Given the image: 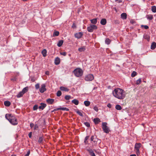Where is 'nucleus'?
Instances as JSON below:
<instances>
[{"label":"nucleus","instance_id":"obj_1","mask_svg":"<svg viewBox=\"0 0 156 156\" xmlns=\"http://www.w3.org/2000/svg\"><path fill=\"white\" fill-rule=\"evenodd\" d=\"M112 94L114 97L119 100H122L126 97V92L120 88L115 89L112 91Z\"/></svg>","mask_w":156,"mask_h":156},{"label":"nucleus","instance_id":"obj_2","mask_svg":"<svg viewBox=\"0 0 156 156\" xmlns=\"http://www.w3.org/2000/svg\"><path fill=\"white\" fill-rule=\"evenodd\" d=\"M5 117L12 125H16L17 124V119L14 115L11 114H7L5 115Z\"/></svg>","mask_w":156,"mask_h":156},{"label":"nucleus","instance_id":"obj_3","mask_svg":"<svg viewBox=\"0 0 156 156\" xmlns=\"http://www.w3.org/2000/svg\"><path fill=\"white\" fill-rule=\"evenodd\" d=\"M73 73L76 76L80 77L83 75V71L81 69L77 68L74 69L73 71Z\"/></svg>","mask_w":156,"mask_h":156},{"label":"nucleus","instance_id":"obj_4","mask_svg":"<svg viewBox=\"0 0 156 156\" xmlns=\"http://www.w3.org/2000/svg\"><path fill=\"white\" fill-rule=\"evenodd\" d=\"M107 123L106 122H103L102 123V129L104 132L106 133H108L110 131L109 128L107 126Z\"/></svg>","mask_w":156,"mask_h":156},{"label":"nucleus","instance_id":"obj_5","mask_svg":"<svg viewBox=\"0 0 156 156\" xmlns=\"http://www.w3.org/2000/svg\"><path fill=\"white\" fill-rule=\"evenodd\" d=\"M94 79V76L92 74H88L85 76V80L87 81H92Z\"/></svg>","mask_w":156,"mask_h":156},{"label":"nucleus","instance_id":"obj_6","mask_svg":"<svg viewBox=\"0 0 156 156\" xmlns=\"http://www.w3.org/2000/svg\"><path fill=\"white\" fill-rule=\"evenodd\" d=\"M97 29V26L94 25H90V26L87 28L88 31L90 32H92L94 30H96Z\"/></svg>","mask_w":156,"mask_h":156},{"label":"nucleus","instance_id":"obj_7","mask_svg":"<svg viewBox=\"0 0 156 156\" xmlns=\"http://www.w3.org/2000/svg\"><path fill=\"white\" fill-rule=\"evenodd\" d=\"M45 85L44 84H43L41 85V87L40 89V91L41 93H44L45 91L46 90V89L45 88Z\"/></svg>","mask_w":156,"mask_h":156},{"label":"nucleus","instance_id":"obj_8","mask_svg":"<svg viewBox=\"0 0 156 156\" xmlns=\"http://www.w3.org/2000/svg\"><path fill=\"white\" fill-rule=\"evenodd\" d=\"M83 35V34L82 32H79L78 33H76L75 34V37L78 38L79 39L81 38Z\"/></svg>","mask_w":156,"mask_h":156},{"label":"nucleus","instance_id":"obj_9","mask_svg":"<svg viewBox=\"0 0 156 156\" xmlns=\"http://www.w3.org/2000/svg\"><path fill=\"white\" fill-rule=\"evenodd\" d=\"M46 101L49 104H52L54 101V99H53L48 98L46 100Z\"/></svg>","mask_w":156,"mask_h":156},{"label":"nucleus","instance_id":"obj_10","mask_svg":"<svg viewBox=\"0 0 156 156\" xmlns=\"http://www.w3.org/2000/svg\"><path fill=\"white\" fill-rule=\"evenodd\" d=\"M93 121L95 124H97L101 122L100 119L98 118L94 119Z\"/></svg>","mask_w":156,"mask_h":156},{"label":"nucleus","instance_id":"obj_11","mask_svg":"<svg viewBox=\"0 0 156 156\" xmlns=\"http://www.w3.org/2000/svg\"><path fill=\"white\" fill-rule=\"evenodd\" d=\"M141 146V144L140 143H136L135 145V148L136 150H139Z\"/></svg>","mask_w":156,"mask_h":156},{"label":"nucleus","instance_id":"obj_12","mask_svg":"<svg viewBox=\"0 0 156 156\" xmlns=\"http://www.w3.org/2000/svg\"><path fill=\"white\" fill-rule=\"evenodd\" d=\"M46 104L44 103H41V106H39V108L40 109H41L42 110H43L44 109V108L46 107Z\"/></svg>","mask_w":156,"mask_h":156},{"label":"nucleus","instance_id":"obj_13","mask_svg":"<svg viewBox=\"0 0 156 156\" xmlns=\"http://www.w3.org/2000/svg\"><path fill=\"white\" fill-rule=\"evenodd\" d=\"M60 62V59L58 57H57L55 58V65H57L59 64Z\"/></svg>","mask_w":156,"mask_h":156},{"label":"nucleus","instance_id":"obj_14","mask_svg":"<svg viewBox=\"0 0 156 156\" xmlns=\"http://www.w3.org/2000/svg\"><path fill=\"white\" fill-rule=\"evenodd\" d=\"M121 16L122 19H126L127 18V15L126 13H123L121 15Z\"/></svg>","mask_w":156,"mask_h":156},{"label":"nucleus","instance_id":"obj_15","mask_svg":"<svg viewBox=\"0 0 156 156\" xmlns=\"http://www.w3.org/2000/svg\"><path fill=\"white\" fill-rule=\"evenodd\" d=\"M156 47V43L155 42H153L151 47V48L153 50Z\"/></svg>","mask_w":156,"mask_h":156},{"label":"nucleus","instance_id":"obj_16","mask_svg":"<svg viewBox=\"0 0 156 156\" xmlns=\"http://www.w3.org/2000/svg\"><path fill=\"white\" fill-rule=\"evenodd\" d=\"M107 22V21L106 19H101L100 23L102 25H105Z\"/></svg>","mask_w":156,"mask_h":156},{"label":"nucleus","instance_id":"obj_17","mask_svg":"<svg viewBox=\"0 0 156 156\" xmlns=\"http://www.w3.org/2000/svg\"><path fill=\"white\" fill-rule=\"evenodd\" d=\"M60 89L62 91H68L69 89L66 87H60Z\"/></svg>","mask_w":156,"mask_h":156},{"label":"nucleus","instance_id":"obj_18","mask_svg":"<svg viewBox=\"0 0 156 156\" xmlns=\"http://www.w3.org/2000/svg\"><path fill=\"white\" fill-rule=\"evenodd\" d=\"M72 102L74 104L76 105H77L79 104V101L76 99H74L72 101Z\"/></svg>","mask_w":156,"mask_h":156},{"label":"nucleus","instance_id":"obj_19","mask_svg":"<svg viewBox=\"0 0 156 156\" xmlns=\"http://www.w3.org/2000/svg\"><path fill=\"white\" fill-rule=\"evenodd\" d=\"M76 113L81 116H83L82 111H80L79 110H76Z\"/></svg>","mask_w":156,"mask_h":156},{"label":"nucleus","instance_id":"obj_20","mask_svg":"<svg viewBox=\"0 0 156 156\" xmlns=\"http://www.w3.org/2000/svg\"><path fill=\"white\" fill-rule=\"evenodd\" d=\"M91 23L93 24H96L97 22V18L94 19L90 20Z\"/></svg>","mask_w":156,"mask_h":156},{"label":"nucleus","instance_id":"obj_21","mask_svg":"<svg viewBox=\"0 0 156 156\" xmlns=\"http://www.w3.org/2000/svg\"><path fill=\"white\" fill-rule=\"evenodd\" d=\"M5 106L7 107L11 105V102L9 101H5L4 102Z\"/></svg>","mask_w":156,"mask_h":156},{"label":"nucleus","instance_id":"obj_22","mask_svg":"<svg viewBox=\"0 0 156 156\" xmlns=\"http://www.w3.org/2000/svg\"><path fill=\"white\" fill-rule=\"evenodd\" d=\"M63 41L62 40H61L58 42V43L57 44V45L59 47H61L62 44H63Z\"/></svg>","mask_w":156,"mask_h":156},{"label":"nucleus","instance_id":"obj_23","mask_svg":"<svg viewBox=\"0 0 156 156\" xmlns=\"http://www.w3.org/2000/svg\"><path fill=\"white\" fill-rule=\"evenodd\" d=\"M147 18L150 20H152L153 19V15L151 14H149L146 15V16Z\"/></svg>","mask_w":156,"mask_h":156},{"label":"nucleus","instance_id":"obj_24","mask_svg":"<svg viewBox=\"0 0 156 156\" xmlns=\"http://www.w3.org/2000/svg\"><path fill=\"white\" fill-rule=\"evenodd\" d=\"M84 103L86 106H88L90 104V102L88 101H84Z\"/></svg>","mask_w":156,"mask_h":156},{"label":"nucleus","instance_id":"obj_25","mask_svg":"<svg viewBox=\"0 0 156 156\" xmlns=\"http://www.w3.org/2000/svg\"><path fill=\"white\" fill-rule=\"evenodd\" d=\"M28 90V87H26L23 89L22 92L24 94L25 93H26L27 91Z\"/></svg>","mask_w":156,"mask_h":156},{"label":"nucleus","instance_id":"obj_26","mask_svg":"<svg viewBox=\"0 0 156 156\" xmlns=\"http://www.w3.org/2000/svg\"><path fill=\"white\" fill-rule=\"evenodd\" d=\"M59 32L58 31H55L53 34V36H57L59 34Z\"/></svg>","mask_w":156,"mask_h":156},{"label":"nucleus","instance_id":"obj_27","mask_svg":"<svg viewBox=\"0 0 156 156\" xmlns=\"http://www.w3.org/2000/svg\"><path fill=\"white\" fill-rule=\"evenodd\" d=\"M115 108L117 110H121L122 109L121 107L119 105H117L115 106Z\"/></svg>","mask_w":156,"mask_h":156},{"label":"nucleus","instance_id":"obj_28","mask_svg":"<svg viewBox=\"0 0 156 156\" xmlns=\"http://www.w3.org/2000/svg\"><path fill=\"white\" fill-rule=\"evenodd\" d=\"M151 10L153 12H156V7L155 6H153L151 7Z\"/></svg>","mask_w":156,"mask_h":156},{"label":"nucleus","instance_id":"obj_29","mask_svg":"<svg viewBox=\"0 0 156 156\" xmlns=\"http://www.w3.org/2000/svg\"><path fill=\"white\" fill-rule=\"evenodd\" d=\"M47 51L46 49H44L42 51V53L44 57L46 56Z\"/></svg>","mask_w":156,"mask_h":156},{"label":"nucleus","instance_id":"obj_30","mask_svg":"<svg viewBox=\"0 0 156 156\" xmlns=\"http://www.w3.org/2000/svg\"><path fill=\"white\" fill-rule=\"evenodd\" d=\"M85 48L84 47H82L78 48V51L80 52H82L84 51Z\"/></svg>","mask_w":156,"mask_h":156},{"label":"nucleus","instance_id":"obj_31","mask_svg":"<svg viewBox=\"0 0 156 156\" xmlns=\"http://www.w3.org/2000/svg\"><path fill=\"white\" fill-rule=\"evenodd\" d=\"M23 94L22 92V91L20 92L17 95V97L18 98H20V97H21L23 95Z\"/></svg>","mask_w":156,"mask_h":156},{"label":"nucleus","instance_id":"obj_32","mask_svg":"<svg viewBox=\"0 0 156 156\" xmlns=\"http://www.w3.org/2000/svg\"><path fill=\"white\" fill-rule=\"evenodd\" d=\"M110 42H111L110 40L108 38L106 39L105 40V43L108 44H110Z\"/></svg>","mask_w":156,"mask_h":156},{"label":"nucleus","instance_id":"obj_33","mask_svg":"<svg viewBox=\"0 0 156 156\" xmlns=\"http://www.w3.org/2000/svg\"><path fill=\"white\" fill-rule=\"evenodd\" d=\"M61 110L63 111H69V109L68 108H67L66 107H62L61 108Z\"/></svg>","mask_w":156,"mask_h":156},{"label":"nucleus","instance_id":"obj_34","mask_svg":"<svg viewBox=\"0 0 156 156\" xmlns=\"http://www.w3.org/2000/svg\"><path fill=\"white\" fill-rule=\"evenodd\" d=\"M61 94L62 92L60 90H58L56 93V95L58 97L60 96H61Z\"/></svg>","mask_w":156,"mask_h":156},{"label":"nucleus","instance_id":"obj_35","mask_svg":"<svg viewBox=\"0 0 156 156\" xmlns=\"http://www.w3.org/2000/svg\"><path fill=\"white\" fill-rule=\"evenodd\" d=\"M71 97L70 95H66L65 96V98L66 100H69L70 99Z\"/></svg>","mask_w":156,"mask_h":156},{"label":"nucleus","instance_id":"obj_36","mask_svg":"<svg viewBox=\"0 0 156 156\" xmlns=\"http://www.w3.org/2000/svg\"><path fill=\"white\" fill-rule=\"evenodd\" d=\"M137 74V73L135 71H133L132 73L131 76L132 77H134Z\"/></svg>","mask_w":156,"mask_h":156},{"label":"nucleus","instance_id":"obj_37","mask_svg":"<svg viewBox=\"0 0 156 156\" xmlns=\"http://www.w3.org/2000/svg\"><path fill=\"white\" fill-rule=\"evenodd\" d=\"M87 151H88V152L90 154H92V153H93V152H94V151H93L92 150L90 149H87Z\"/></svg>","mask_w":156,"mask_h":156},{"label":"nucleus","instance_id":"obj_38","mask_svg":"<svg viewBox=\"0 0 156 156\" xmlns=\"http://www.w3.org/2000/svg\"><path fill=\"white\" fill-rule=\"evenodd\" d=\"M43 140V139L42 137H40L39 138V139L38 140V142L40 143H41L42 142Z\"/></svg>","mask_w":156,"mask_h":156},{"label":"nucleus","instance_id":"obj_39","mask_svg":"<svg viewBox=\"0 0 156 156\" xmlns=\"http://www.w3.org/2000/svg\"><path fill=\"white\" fill-rule=\"evenodd\" d=\"M141 81V80L140 79L137 80L136 81V84L137 85L139 84L140 83Z\"/></svg>","mask_w":156,"mask_h":156},{"label":"nucleus","instance_id":"obj_40","mask_svg":"<svg viewBox=\"0 0 156 156\" xmlns=\"http://www.w3.org/2000/svg\"><path fill=\"white\" fill-rule=\"evenodd\" d=\"M40 86L39 83H37L35 85V87L36 89H38L39 88Z\"/></svg>","mask_w":156,"mask_h":156},{"label":"nucleus","instance_id":"obj_41","mask_svg":"<svg viewBox=\"0 0 156 156\" xmlns=\"http://www.w3.org/2000/svg\"><path fill=\"white\" fill-rule=\"evenodd\" d=\"M33 108L34 110H37L38 108V106L37 105H34Z\"/></svg>","mask_w":156,"mask_h":156},{"label":"nucleus","instance_id":"obj_42","mask_svg":"<svg viewBox=\"0 0 156 156\" xmlns=\"http://www.w3.org/2000/svg\"><path fill=\"white\" fill-rule=\"evenodd\" d=\"M141 27H144L145 29H147L149 28L148 26L147 25H142Z\"/></svg>","mask_w":156,"mask_h":156},{"label":"nucleus","instance_id":"obj_43","mask_svg":"<svg viewBox=\"0 0 156 156\" xmlns=\"http://www.w3.org/2000/svg\"><path fill=\"white\" fill-rule=\"evenodd\" d=\"M84 124L87 127H89L90 126V123L88 122H85Z\"/></svg>","mask_w":156,"mask_h":156},{"label":"nucleus","instance_id":"obj_44","mask_svg":"<svg viewBox=\"0 0 156 156\" xmlns=\"http://www.w3.org/2000/svg\"><path fill=\"white\" fill-rule=\"evenodd\" d=\"M60 54L61 55H63V56H66V53L65 52H62L60 53Z\"/></svg>","mask_w":156,"mask_h":156},{"label":"nucleus","instance_id":"obj_45","mask_svg":"<svg viewBox=\"0 0 156 156\" xmlns=\"http://www.w3.org/2000/svg\"><path fill=\"white\" fill-rule=\"evenodd\" d=\"M94 136H92L91 137L90 140L91 141H93L94 142H95V141L94 140Z\"/></svg>","mask_w":156,"mask_h":156},{"label":"nucleus","instance_id":"obj_46","mask_svg":"<svg viewBox=\"0 0 156 156\" xmlns=\"http://www.w3.org/2000/svg\"><path fill=\"white\" fill-rule=\"evenodd\" d=\"M38 128V126L37 124L35 125L34 126V129L35 130H37Z\"/></svg>","mask_w":156,"mask_h":156},{"label":"nucleus","instance_id":"obj_47","mask_svg":"<svg viewBox=\"0 0 156 156\" xmlns=\"http://www.w3.org/2000/svg\"><path fill=\"white\" fill-rule=\"evenodd\" d=\"M30 154V151L29 150L27 152V154L25 155V156H29V154Z\"/></svg>","mask_w":156,"mask_h":156},{"label":"nucleus","instance_id":"obj_48","mask_svg":"<svg viewBox=\"0 0 156 156\" xmlns=\"http://www.w3.org/2000/svg\"><path fill=\"white\" fill-rule=\"evenodd\" d=\"M94 109L95 111L97 112H98V107L96 106L94 107Z\"/></svg>","mask_w":156,"mask_h":156},{"label":"nucleus","instance_id":"obj_49","mask_svg":"<svg viewBox=\"0 0 156 156\" xmlns=\"http://www.w3.org/2000/svg\"><path fill=\"white\" fill-rule=\"evenodd\" d=\"M59 110H61V108H57L55 109L53 111H52V112H53L54 111H57Z\"/></svg>","mask_w":156,"mask_h":156},{"label":"nucleus","instance_id":"obj_50","mask_svg":"<svg viewBox=\"0 0 156 156\" xmlns=\"http://www.w3.org/2000/svg\"><path fill=\"white\" fill-rule=\"evenodd\" d=\"M136 150V154L137 155H138L140 154V151L139 150Z\"/></svg>","mask_w":156,"mask_h":156},{"label":"nucleus","instance_id":"obj_51","mask_svg":"<svg viewBox=\"0 0 156 156\" xmlns=\"http://www.w3.org/2000/svg\"><path fill=\"white\" fill-rule=\"evenodd\" d=\"M28 136L29 138H31L32 137V132H30L28 134Z\"/></svg>","mask_w":156,"mask_h":156},{"label":"nucleus","instance_id":"obj_52","mask_svg":"<svg viewBox=\"0 0 156 156\" xmlns=\"http://www.w3.org/2000/svg\"><path fill=\"white\" fill-rule=\"evenodd\" d=\"M35 79H34V78H31V80L32 82H34L35 81Z\"/></svg>","mask_w":156,"mask_h":156},{"label":"nucleus","instance_id":"obj_53","mask_svg":"<svg viewBox=\"0 0 156 156\" xmlns=\"http://www.w3.org/2000/svg\"><path fill=\"white\" fill-rule=\"evenodd\" d=\"M34 126V124L32 123H31L30 124V126L31 128H32Z\"/></svg>","mask_w":156,"mask_h":156},{"label":"nucleus","instance_id":"obj_54","mask_svg":"<svg viewBox=\"0 0 156 156\" xmlns=\"http://www.w3.org/2000/svg\"><path fill=\"white\" fill-rule=\"evenodd\" d=\"M89 137V136H86L84 140H85V141H87V140L88 139Z\"/></svg>","mask_w":156,"mask_h":156},{"label":"nucleus","instance_id":"obj_55","mask_svg":"<svg viewBox=\"0 0 156 156\" xmlns=\"http://www.w3.org/2000/svg\"><path fill=\"white\" fill-rule=\"evenodd\" d=\"M107 106L109 108H111V104H108L107 105Z\"/></svg>","mask_w":156,"mask_h":156},{"label":"nucleus","instance_id":"obj_56","mask_svg":"<svg viewBox=\"0 0 156 156\" xmlns=\"http://www.w3.org/2000/svg\"><path fill=\"white\" fill-rule=\"evenodd\" d=\"M115 1L117 2L118 3H120L122 2V1L121 0H115Z\"/></svg>","mask_w":156,"mask_h":156},{"label":"nucleus","instance_id":"obj_57","mask_svg":"<svg viewBox=\"0 0 156 156\" xmlns=\"http://www.w3.org/2000/svg\"><path fill=\"white\" fill-rule=\"evenodd\" d=\"M16 80V78H12L11 79V80L13 81H15Z\"/></svg>","mask_w":156,"mask_h":156},{"label":"nucleus","instance_id":"obj_58","mask_svg":"<svg viewBox=\"0 0 156 156\" xmlns=\"http://www.w3.org/2000/svg\"><path fill=\"white\" fill-rule=\"evenodd\" d=\"M45 73L47 75H49V72L48 71H47L45 72Z\"/></svg>","mask_w":156,"mask_h":156},{"label":"nucleus","instance_id":"obj_59","mask_svg":"<svg viewBox=\"0 0 156 156\" xmlns=\"http://www.w3.org/2000/svg\"><path fill=\"white\" fill-rule=\"evenodd\" d=\"M90 155L91 156H94L95 154L94 152H93V153H92V154H90Z\"/></svg>","mask_w":156,"mask_h":156},{"label":"nucleus","instance_id":"obj_60","mask_svg":"<svg viewBox=\"0 0 156 156\" xmlns=\"http://www.w3.org/2000/svg\"><path fill=\"white\" fill-rule=\"evenodd\" d=\"M72 27L73 28H75L76 27V25L74 23H73V24Z\"/></svg>","mask_w":156,"mask_h":156},{"label":"nucleus","instance_id":"obj_61","mask_svg":"<svg viewBox=\"0 0 156 156\" xmlns=\"http://www.w3.org/2000/svg\"><path fill=\"white\" fill-rule=\"evenodd\" d=\"M84 143H85V144H87V143H88V142L87 141H85V140H84Z\"/></svg>","mask_w":156,"mask_h":156},{"label":"nucleus","instance_id":"obj_62","mask_svg":"<svg viewBox=\"0 0 156 156\" xmlns=\"http://www.w3.org/2000/svg\"><path fill=\"white\" fill-rule=\"evenodd\" d=\"M130 22H131V23L132 24L133 23H134V21L133 20H131Z\"/></svg>","mask_w":156,"mask_h":156},{"label":"nucleus","instance_id":"obj_63","mask_svg":"<svg viewBox=\"0 0 156 156\" xmlns=\"http://www.w3.org/2000/svg\"><path fill=\"white\" fill-rule=\"evenodd\" d=\"M130 156H136V155L135 154H132L130 155Z\"/></svg>","mask_w":156,"mask_h":156},{"label":"nucleus","instance_id":"obj_64","mask_svg":"<svg viewBox=\"0 0 156 156\" xmlns=\"http://www.w3.org/2000/svg\"><path fill=\"white\" fill-rule=\"evenodd\" d=\"M11 156H16L15 155L13 154Z\"/></svg>","mask_w":156,"mask_h":156}]
</instances>
